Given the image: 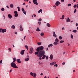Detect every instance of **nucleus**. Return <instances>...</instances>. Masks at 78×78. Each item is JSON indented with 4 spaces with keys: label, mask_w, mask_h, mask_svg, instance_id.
<instances>
[{
    "label": "nucleus",
    "mask_w": 78,
    "mask_h": 78,
    "mask_svg": "<svg viewBox=\"0 0 78 78\" xmlns=\"http://www.w3.org/2000/svg\"><path fill=\"white\" fill-rule=\"evenodd\" d=\"M38 23L39 24V25H41V22H38Z\"/></svg>",
    "instance_id": "nucleus-50"
},
{
    "label": "nucleus",
    "mask_w": 78,
    "mask_h": 78,
    "mask_svg": "<svg viewBox=\"0 0 78 78\" xmlns=\"http://www.w3.org/2000/svg\"><path fill=\"white\" fill-rule=\"evenodd\" d=\"M23 13L25 14V15H27V13H26V11H24V12H23Z\"/></svg>",
    "instance_id": "nucleus-42"
},
{
    "label": "nucleus",
    "mask_w": 78,
    "mask_h": 78,
    "mask_svg": "<svg viewBox=\"0 0 78 78\" xmlns=\"http://www.w3.org/2000/svg\"><path fill=\"white\" fill-rule=\"evenodd\" d=\"M56 62H52L51 63H50V66H53V65H54V64H56Z\"/></svg>",
    "instance_id": "nucleus-9"
},
{
    "label": "nucleus",
    "mask_w": 78,
    "mask_h": 78,
    "mask_svg": "<svg viewBox=\"0 0 78 78\" xmlns=\"http://www.w3.org/2000/svg\"><path fill=\"white\" fill-rule=\"evenodd\" d=\"M15 34H17V32H15Z\"/></svg>",
    "instance_id": "nucleus-61"
},
{
    "label": "nucleus",
    "mask_w": 78,
    "mask_h": 78,
    "mask_svg": "<svg viewBox=\"0 0 78 78\" xmlns=\"http://www.w3.org/2000/svg\"><path fill=\"white\" fill-rule=\"evenodd\" d=\"M55 33H55V31H54L53 33V34H55Z\"/></svg>",
    "instance_id": "nucleus-58"
},
{
    "label": "nucleus",
    "mask_w": 78,
    "mask_h": 78,
    "mask_svg": "<svg viewBox=\"0 0 78 78\" xmlns=\"http://www.w3.org/2000/svg\"><path fill=\"white\" fill-rule=\"evenodd\" d=\"M22 11L23 12H24V11H25V9L23 8L22 9Z\"/></svg>",
    "instance_id": "nucleus-39"
},
{
    "label": "nucleus",
    "mask_w": 78,
    "mask_h": 78,
    "mask_svg": "<svg viewBox=\"0 0 78 78\" xmlns=\"http://www.w3.org/2000/svg\"><path fill=\"white\" fill-rule=\"evenodd\" d=\"M71 4H69L68 5V6H69V7L71 6Z\"/></svg>",
    "instance_id": "nucleus-46"
},
{
    "label": "nucleus",
    "mask_w": 78,
    "mask_h": 78,
    "mask_svg": "<svg viewBox=\"0 0 78 78\" xmlns=\"http://www.w3.org/2000/svg\"><path fill=\"white\" fill-rule=\"evenodd\" d=\"M42 44V42H38L37 43V44L38 45H41Z\"/></svg>",
    "instance_id": "nucleus-31"
},
{
    "label": "nucleus",
    "mask_w": 78,
    "mask_h": 78,
    "mask_svg": "<svg viewBox=\"0 0 78 78\" xmlns=\"http://www.w3.org/2000/svg\"><path fill=\"white\" fill-rule=\"evenodd\" d=\"M46 59H47V60H48V56H47L46 57Z\"/></svg>",
    "instance_id": "nucleus-43"
},
{
    "label": "nucleus",
    "mask_w": 78,
    "mask_h": 78,
    "mask_svg": "<svg viewBox=\"0 0 78 78\" xmlns=\"http://www.w3.org/2000/svg\"><path fill=\"white\" fill-rule=\"evenodd\" d=\"M29 59L30 58H25V61H29Z\"/></svg>",
    "instance_id": "nucleus-16"
},
{
    "label": "nucleus",
    "mask_w": 78,
    "mask_h": 78,
    "mask_svg": "<svg viewBox=\"0 0 78 78\" xmlns=\"http://www.w3.org/2000/svg\"><path fill=\"white\" fill-rule=\"evenodd\" d=\"M65 30V28L64 27H63L62 29V30Z\"/></svg>",
    "instance_id": "nucleus-54"
},
{
    "label": "nucleus",
    "mask_w": 78,
    "mask_h": 78,
    "mask_svg": "<svg viewBox=\"0 0 78 78\" xmlns=\"http://www.w3.org/2000/svg\"><path fill=\"white\" fill-rule=\"evenodd\" d=\"M41 12V13H42V9H40L39 11H38V13H40Z\"/></svg>",
    "instance_id": "nucleus-15"
},
{
    "label": "nucleus",
    "mask_w": 78,
    "mask_h": 78,
    "mask_svg": "<svg viewBox=\"0 0 78 78\" xmlns=\"http://www.w3.org/2000/svg\"><path fill=\"white\" fill-rule=\"evenodd\" d=\"M59 5H61V3L58 1H57L55 3V5L57 6H58Z\"/></svg>",
    "instance_id": "nucleus-4"
},
{
    "label": "nucleus",
    "mask_w": 78,
    "mask_h": 78,
    "mask_svg": "<svg viewBox=\"0 0 78 78\" xmlns=\"http://www.w3.org/2000/svg\"><path fill=\"white\" fill-rule=\"evenodd\" d=\"M1 10L2 11H5V9L4 8H2Z\"/></svg>",
    "instance_id": "nucleus-34"
},
{
    "label": "nucleus",
    "mask_w": 78,
    "mask_h": 78,
    "mask_svg": "<svg viewBox=\"0 0 78 78\" xmlns=\"http://www.w3.org/2000/svg\"><path fill=\"white\" fill-rule=\"evenodd\" d=\"M14 16L15 17H18V14H15Z\"/></svg>",
    "instance_id": "nucleus-35"
},
{
    "label": "nucleus",
    "mask_w": 78,
    "mask_h": 78,
    "mask_svg": "<svg viewBox=\"0 0 78 78\" xmlns=\"http://www.w3.org/2000/svg\"><path fill=\"white\" fill-rule=\"evenodd\" d=\"M33 3L36 5H39V4L37 3V0H33Z\"/></svg>",
    "instance_id": "nucleus-5"
},
{
    "label": "nucleus",
    "mask_w": 78,
    "mask_h": 78,
    "mask_svg": "<svg viewBox=\"0 0 78 78\" xmlns=\"http://www.w3.org/2000/svg\"><path fill=\"white\" fill-rule=\"evenodd\" d=\"M53 7H54L55 8V9H56V6L55 5H54L53 6Z\"/></svg>",
    "instance_id": "nucleus-41"
},
{
    "label": "nucleus",
    "mask_w": 78,
    "mask_h": 78,
    "mask_svg": "<svg viewBox=\"0 0 78 78\" xmlns=\"http://www.w3.org/2000/svg\"><path fill=\"white\" fill-rule=\"evenodd\" d=\"M20 30L21 31H23V28H22V27L21 25L20 26Z\"/></svg>",
    "instance_id": "nucleus-10"
},
{
    "label": "nucleus",
    "mask_w": 78,
    "mask_h": 78,
    "mask_svg": "<svg viewBox=\"0 0 78 78\" xmlns=\"http://www.w3.org/2000/svg\"><path fill=\"white\" fill-rule=\"evenodd\" d=\"M40 57L39 58V59H40V60H41L42 59V58H41V57Z\"/></svg>",
    "instance_id": "nucleus-53"
},
{
    "label": "nucleus",
    "mask_w": 78,
    "mask_h": 78,
    "mask_svg": "<svg viewBox=\"0 0 78 78\" xmlns=\"http://www.w3.org/2000/svg\"><path fill=\"white\" fill-rule=\"evenodd\" d=\"M77 32V31L76 30H74L73 31V33H76Z\"/></svg>",
    "instance_id": "nucleus-32"
},
{
    "label": "nucleus",
    "mask_w": 78,
    "mask_h": 78,
    "mask_svg": "<svg viewBox=\"0 0 78 78\" xmlns=\"http://www.w3.org/2000/svg\"><path fill=\"white\" fill-rule=\"evenodd\" d=\"M17 8H18V11H20V7H17Z\"/></svg>",
    "instance_id": "nucleus-29"
},
{
    "label": "nucleus",
    "mask_w": 78,
    "mask_h": 78,
    "mask_svg": "<svg viewBox=\"0 0 78 78\" xmlns=\"http://www.w3.org/2000/svg\"><path fill=\"white\" fill-rule=\"evenodd\" d=\"M25 5V2H24L23 3V5Z\"/></svg>",
    "instance_id": "nucleus-63"
},
{
    "label": "nucleus",
    "mask_w": 78,
    "mask_h": 78,
    "mask_svg": "<svg viewBox=\"0 0 78 78\" xmlns=\"http://www.w3.org/2000/svg\"><path fill=\"white\" fill-rule=\"evenodd\" d=\"M16 61H17V62L19 63H21L22 62L21 61H20V59H17Z\"/></svg>",
    "instance_id": "nucleus-8"
},
{
    "label": "nucleus",
    "mask_w": 78,
    "mask_h": 78,
    "mask_svg": "<svg viewBox=\"0 0 78 78\" xmlns=\"http://www.w3.org/2000/svg\"><path fill=\"white\" fill-rule=\"evenodd\" d=\"M34 73H32V72H30V75H31V76H33L34 75Z\"/></svg>",
    "instance_id": "nucleus-26"
},
{
    "label": "nucleus",
    "mask_w": 78,
    "mask_h": 78,
    "mask_svg": "<svg viewBox=\"0 0 78 78\" xmlns=\"http://www.w3.org/2000/svg\"><path fill=\"white\" fill-rule=\"evenodd\" d=\"M36 76H37L36 73H34L33 77L34 78H36Z\"/></svg>",
    "instance_id": "nucleus-14"
},
{
    "label": "nucleus",
    "mask_w": 78,
    "mask_h": 78,
    "mask_svg": "<svg viewBox=\"0 0 78 78\" xmlns=\"http://www.w3.org/2000/svg\"><path fill=\"white\" fill-rule=\"evenodd\" d=\"M0 33H5V32H6V29H4L2 28L0 29Z\"/></svg>",
    "instance_id": "nucleus-3"
},
{
    "label": "nucleus",
    "mask_w": 78,
    "mask_h": 78,
    "mask_svg": "<svg viewBox=\"0 0 78 78\" xmlns=\"http://www.w3.org/2000/svg\"><path fill=\"white\" fill-rule=\"evenodd\" d=\"M50 47H53V44H51L48 45V47L50 48Z\"/></svg>",
    "instance_id": "nucleus-20"
},
{
    "label": "nucleus",
    "mask_w": 78,
    "mask_h": 78,
    "mask_svg": "<svg viewBox=\"0 0 78 78\" xmlns=\"http://www.w3.org/2000/svg\"><path fill=\"white\" fill-rule=\"evenodd\" d=\"M25 51L24 50H23L21 51L20 52V54L22 55H24Z\"/></svg>",
    "instance_id": "nucleus-7"
},
{
    "label": "nucleus",
    "mask_w": 78,
    "mask_h": 78,
    "mask_svg": "<svg viewBox=\"0 0 78 78\" xmlns=\"http://www.w3.org/2000/svg\"><path fill=\"white\" fill-rule=\"evenodd\" d=\"M71 39L73 38V35L72 34H71Z\"/></svg>",
    "instance_id": "nucleus-40"
},
{
    "label": "nucleus",
    "mask_w": 78,
    "mask_h": 78,
    "mask_svg": "<svg viewBox=\"0 0 78 78\" xmlns=\"http://www.w3.org/2000/svg\"><path fill=\"white\" fill-rule=\"evenodd\" d=\"M55 67H58V64H56L54 65Z\"/></svg>",
    "instance_id": "nucleus-48"
},
{
    "label": "nucleus",
    "mask_w": 78,
    "mask_h": 78,
    "mask_svg": "<svg viewBox=\"0 0 78 78\" xmlns=\"http://www.w3.org/2000/svg\"><path fill=\"white\" fill-rule=\"evenodd\" d=\"M77 8H78V4H77Z\"/></svg>",
    "instance_id": "nucleus-64"
},
{
    "label": "nucleus",
    "mask_w": 78,
    "mask_h": 78,
    "mask_svg": "<svg viewBox=\"0 0 78 78\" xmlns=\"http://www.w3.org/2000/svg\"><path fill=\"white\" fill-rule=\"evenodd\" d=\"M12 28V29H15V26L13 25L11 27Z\"/></svg>",
    "instance_id": "nucleus-21"
},
{
    "label": "nucleus",
    "mask_w": 78,
    "mask_h": 78,
    "mask_svg": "<svg viewBox=\"0 0 78 78\" xmlns=\"http://www.w3.org/2000/svg\"><path fill=\"white\" fill-rule=\"evenodd\" d=\"M12 72V69H10V73H11Z\"/></svg>",
    "instance_id": "nucleus-60"
},
{
    "label": "nucleus",
    "mask_w": 78,
    "mask_h": 78,
    "mask_svg": "<svg viewBox=\"0 0 78 78\" xmlns=\"http://www.w3.org/2000/svg\"><path fill=\"white\" fill-rule=\"evenodd\" d=\"M8 17H9V19H11L12 17V16L10 14H9L8 15Z\"/></svg>",
    "instance_id": "nucleus-11"
},
{
    "label": "nucleus",
    "mask_w": 78,
    "mask_h": 78,
    "mask_svg": "<svg viewBox=\"0 0 78 78\" xmlns=\"http://www.w3.org/2000/svg\"><path fill=\"white\" fill-rule=\"evenodd\" d=\"M41 20H42V19H40L38 20V21H39V22H41Z\"/></svg>",
    "instance_id": "nucleus-49"
},
{
    "label": "nucleus",
    "mask_w": 78,
    "mask_h": 78,
    "mask_svg": "<svg viewBox=\"0 0 78 78\" xmlns=\"http://www.w3.org/2000/svg\"><path fill=\"white\" fill-rule=\"evenodd\" d=\"M25 48H28V46L27 45H25Z\"/></svg>",
    "instance_id": "nucleus-56"
},
{
    "label": "nucleus",
    "mask_w": 78,
    "mask_h": 78,
    "mask_svg": "<svg viewBox=\"0 0 78 78\" xmlns=\"http://www.w3.org/2000/svg\"><path fill=\"white\" fill-rule=\"evenodd\" d=\"M44 50V47L43 46L39 47L37 48V51L39 52V54L37 55L38 57H42L43 55H45V51H42Z\"/></svg>",
    "instance_id": "nucleus-1"
},
{
    "label": "nucleus",
    "mask_w": 78,
    "mask_h": 78,
    "mask_svg": "<svg viewBox=\"0 0 78 78\" xmlns=\"http://www.w3.org/2000/svg\"><path fill=\"white\" fill-rule=\"evenodd\" d=\"M55 41H56V42H59V40L57 38L55 39Z\"/></svg>",
    "instance_id": "nucleus-28"
},
{
    "label": "nucleus",
    "mask_w": 78,
    "mask_h": 78,
    "mask_svg": "<svg viewBox=\"0 0 78 78\" xmlns=\"http://www.w3.org/2000/svg\"><path fill=\"white\" fill-rule=\"evenodd\" d=\"M53 44H54V45H56L58 44V43L56 41H55L54 43Z\"/></svg>",
    "instance_id": "nucleus-18"
},
{
    "label": "nucleus",
    "mask_w": 78,
    "mask_h": 78,
    "mask_svg": "<svg viewBox=\"0 0 78 78\" xmlns=\"http://www.w3.org/2000/svg\"><path fill=\"white\" fill-rule=\"evenodd\" d=\"M10 8H14V5L12 4H11L10 6Z\"/></svg>",
    "instance_id": "nucleus-19"
},
{
    "label": "nucleus",
    "mask_w": 78,
    "mask_h": 78,
    "mask_svg": "<svg viewBox=\"0 0 78 78\" xmlns=\"http://www.w3.org/2000/svg\"><path fill=\"white\" fill-rule=\"evenodd\" d=\"M61 2H64V0H61Z\"/></svg>",
    "instance_id": "nucleus-52"
},
{
    "label": "nucleus",
    "mask_w": 78,
    "mask_h": 78,
    "mask_svg": "<svg viewBox=\"0 0 78 78\" xmlns=\"http://www.w3.org/2000/svg\"><path fill=\"white\" fill-rule=\"evenodd\" d=\"M14 13L15 14H18V13L16 11H14Z\"/></svg>",
    "instance_id": "nucleus-36"
},
{
    "label": "nucleus",
    "mask_w": 78,
    "mask_h": 78,
    "mask_svg": "<svg viewBox=\"0 0 78 78\" xmlns=\"http://www.w3.org/2000/svg\"><path fill=\"white\" fill-rule=\"evenodd\" d=\"M13 60H14V61H16V58H13Z\"/></svg>",
    "instance_id": "nucleus-44"
},
{
    "label": "nucleus",
    "mask_w": 78,
    "mask_h": 78,
    "mask_svg": "<svg viewBox=\"0 0 78 78\" xmlns=\"http://www.w3.org/2000/svg\"><path fill=\"white\" fill-rule=\"evenodd\" d=\"M64 17H65V16L64 15H63L62 16V18H60V19H64Z\"/></svg>",
    "instance_id": "nucleus-22"
},
{
    "label": "nucleus",
    "mask_w": 78,
    "mask_h": 78,
    "mask_svg": "<svg viewBox=\"0 0 78 78\" xmlns=\"http://www.w3.org/2000/svg\"><path fill=\"white\" fill-rule=\"evenodd\" d=\"M59 39H60V40H61L62 39V37L61 36H60L59 37Z\"/></svg>",
    "instance_id": "nucleus-25"
},
{
    "label": "nucleus",
    "mask_w": 78,
    "mask_h": 78,
    "mask_svg": "<svg viewBox=\"0 0 78 78\" xmlns=\"http://www.w3.org/2000/svg\"><path fill=\"white\" fill-rule=\"evenodd\" d=\"M44 33L42 32L41 33V36H44Z\"/></svg>",
    "instance_id": "nucleus-23"
},
{
    "label": "nucleus",
    "mask_w": 78,
    "mask_h": 78,
    "mask_svg": "<svg viewBox=\"0 0 78 78\" xmlns=\"http://www.w3.org/2000/svg\"><path fill=\"white\" fill-rule=\"evenodd\" d=\"M0 63H1L2 64H3V63H2V60H1L0 61Z\"/></svg>",
    "instance_id": "nucleus-47"
},
{
    "label": "nucleus",
    "mask_w": 78,
    "mask_h": 78,
    "mask_svg": "<svg viewBox=\"0 0 78 78\" xmlns=\"http://www.w3.org/2000/svg\"><path fill=\"white\" fill-rule=\"evenodd\" d=\"M53 55H50V59H51V60H52V59H53Z\"/></svg>",
    "instance_id": "nucleus-12"
},
{
    "label": "nucleus",
    "mask_w": 78,
    "mask_h": 78,
    "mask_svg": "<svg viewBox=\"0 0 78 78\" xmlns=\"http://www.w3.org/2000/svg\"><path fill=\"white\" fill-rule=\"evenodd\" d=\"M76 9H75V10L74 12V13H75V12H76Z\"/></svg>",
    "instance_id": "nucleus-51"
},
{
    "label": "nucleus",
    "mask_w": 78,
    "mask_h": 78,
    "mask_svg": "<svg viewBox=\"0 0 78 78\" xmlns=\"http://www.w3.org/2000/svg\"><path fill=\"white\" fill-rule=\"evenodd\" d=\"M64 42V40H63V41L61 40V41H60V43L61 44V43H63Z\"/></svg>",
    "instance_id": "nucleus-33"
},
{
    "label": "nucleus",
    "mask_w": 78,
    "mask_h": 78,
    "mask_svg": "<svg viewBox=\"0 0 78 78\" xmlns=\"http://www.w3.org/2000/svg\"><path fill=\"white\" fill-rule=\"evenodd\" d=\"M76 5H74L73 6V8H76Z\"/></svg>",
    "instance_id": "nucleus-38"
},
{
    "label": "nucleus",
    "mask_w": 78,
    "mask_h": 78,
    "mask_svg": "<svg viewBox=\"0 0 78 78\" xmlns=\"http://www.w3.org/2000/svg\"><path fill=\"white\" fill-rule=\"evenodd\" d=\"M76 27L78 26V23H76Z\"/></svg>",
    "instance_id": "nucleus-59"
},
{
    "label": "nucleus",
    "mask_w": 78,
    "mask_h": 78,
    "mask_svg": "<svg viewBox=\"0 0 78 78\" xmlns=\"http://www.w3.org/2000/svg\"><path fill=\"white\" fill-rule=\"evenodd\" d=\"M39 54V52H36L35 53V55H37Z\"/></svg>",
    "instance_id": "nucleus-37"
},
{
    "label": "nucleus",
    "mask_w": 78,
    "mask_h": 78,
    "mask_svg": "<svg viewBox=\"0 0 78 78\" xmlns=\"http://www.w3.org/2000/svg\"><path fill=\"white\" fill-rule=\"evenodd\" d=\"M39 27H37V30H36L37 31H38V30H39Z\"/></svg>",
    "instance_id": "nucleus-55"
},
{
    "label": "nucleus",
    "mask_w": 78,
    "mask_h": 78,
    "mask_svg": "<svg viewBox=\"0 0 78 78\" xmlns=\"http://www.w3.org/2000/svg\"><path fill=\"white\" fill-rule=\"evenodd\" d=\"M43 57H42V59H44L46 57V55H43Z\"/></svg>",
    "instance_id": "nucleus-17"
},
{
    "label": "nucleus",
    "mask_w": 78,
    "mask_h": 78,
    "mask_svg": "<svg viewBox=\"0 0 78 78\" xmlns=\"http://www.w3.org/2000/svg\"><path fill=\"white\" fill-rule=\"evenodd\" d=\"M47 26L48 27H50L51 25H50V24L48 23H47Z\"/></svg>",
    "instance_id": "nucleus-24"
},
{
    "label": "nucleus",
    "mask_w": 78,
    "mask_h": 78,
    "mask_svg": "<svg viewBox=\"0 0 78 78\" xmlns=\"http://www.w3.org/2000/svg\"><path fill=\"white\" fill-rule=\"evenodd\" d=\"M66 22H70V20L69 17H67V20H66Z\"/></svg>",
    "instance_id": "nucleus-13"
},
{
    "label": "nucleus",
    "mask_w": 78,
    "mask_h": 78,
    "mask_svg": "<svg viewBox=\"0 0 78 78\" xmlns=\"http://www.w3.org/2000/svg\"><path fill=\"white\" fill-rule=\"evenodd\" d=\"M30 49V54H31L33 53L34 51L33 50V48H31Z\"/></svg>",
    "instance_id": "nucleus-6"
},
{
    "label": "nucleus",
    "mask_w": 78,
    "mask_h": 78,
    "mask_svg": "<svg viewBox=\"0 0 78 78\" xmlns=\"http://www.w3.org/2000/svg\"><path fill=\"white\" fill-rule=\"evenodd\" d=\"M10 65L11 66V67L13 68H14V69H18V67L17 66L16 64L14 62H12L11 63Z\"/></svg>",
    "instance_id": "nucleus-2"
},
{
    "label": "nucleus",
    "mask_w": 78,
    "mask_h": 78,
    "mask_svg": "<svg viewBox=\"0 0 78 78\" xmlns=\"http://www.w3.org/2000/svg\"><path fill=\"white\" fill-rule=\"evenodd\" d=\"M8 50L10 52H11V48H9L8 49Z\"/></svg>",
    "instance_id": "nucleus-45"
},
{
    "label": "nucleus",
    "mask_w": 78,
    "mask_h": 78,
    "mask_svg": "<svg viewBox=\"0 0 78 78\" xmlns=\"http://www.w3.org/2000/svg\"><path fill=\"white\" fill-rule=\"evenodd\" d=\"M6 7L7 8H8V9H9V7H8V6L7 5Z\"/></svg>",
    "instance_id": "nucleus-62"
},
{
    "label": "nucleus",
    "mask_w": 78,
    "mask_h": 78,
    "mask_svg": "<svg viewBox=\"0 0 78 78\" xmlns=\"http://www.w3.org/2000/svg\"><path fill=\"white\" fill-rule=\"evenodd\" d=\"M62 65H65V62H63L62 63Z\"/></svg>",
    "instance_id": "nucleus-57"
},
{
    "label": "nucleus",
    "mask_w": 78,
    "mask_h": 78,
    "mask_svg": "<svg viewBox=\"0 0 78 78\" xmlns=\"http://www.w3.org/2000/svg\"><path fill=\"white\" fill-rule=\"evenodd\" d=\"M53 36L56 38L57 37V36L56 34H53Z\"/></svg>",
    "instance_id": "nucleus-27"
},
{
    "label": "nucleus",
    "mask_w": 78,
    "mask_h": 78,
    "mask_svg": "<svg viewBox=\"0 0 78 78\" xmlns=\"http://www.w3.org/2000/svg\"><path fill=\"white\" fill-rule=\"evenodd\" d=\"M34 17H36V14H33V15L32 16V17H34Z\"/></svg>",
    "instance_id": "nucleus-30"
}]
</instances>
